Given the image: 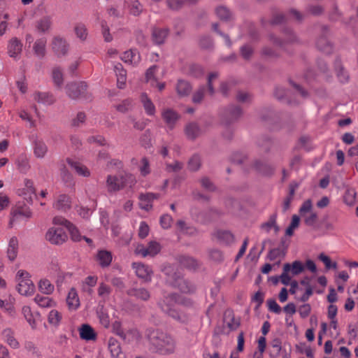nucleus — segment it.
Wrapping results in <instances>:
<instances>
[{
  "instance_id": "nucleus-1",
  "label": "nucleus",
  "mask_w": 358,
  "mask_h": 358,
  "mask_svg": "<svg viewBox=\"0 0 358 358\" xmlns=\"http://www.w3.org/2000/svg\"><path fill=\"white\" fill-rule=\"evenodd\" d=\"M150 350L158 355L167 356L174 354L178 348L176 337L166 331L155 329L148 336Z\"/></svg>"
},
{
  "instance_id": "nucleus-2",
  "label": "nucleus",
  "mask_w": 358,
  "mask_h": 358,
  "mask_svg": "<svg viewBox=\"0 0 358 358\" xmlns=\"http://www.w3.org/2000/svg\"><path fill=\"white\" fill-rule=\"evenodd\" d=\"M191 303L189 299H186L182 295L170 294L167 296H164V299L161 300L158 304L162 311L173 319L183 322L187 318L185 315H184L179 308V306L180 305L189 306Z\"/></svg>"
},
{
  "instance_id": "nucleus-3",
  "label": "nucleus",
  "mask_w": 358,
  "mask_h": 358,
  "mask_svg": "<svg viewBox=\"0 0 358 358\" xmlns=\"http://www.w3.org/2000/svg\"><path fill=\"white\" fill-rule=\"evenodd\" d=\"M134 182L135 179L131 174L108 175L106 178V186L108 192L113 193L120 191L128 185L131 187Z\"/></svg>"
},
{
  "instance_id": "nucleus-4",
  "label": "nucleus",
  "mask_w": 358,
  "mask_h": 358,
  "mask_svg": "<svg viewBox=\"0 0 358 358\" xmlns=\"http://www.w3.org/2000/svg\"><path fill=\"white\" fill-rule=\"evenodd\" d=\"M162 272L166 275L167 283L173 287H178L182 292L188 293L193 291V287L189 283L181 278L175 271L173 266L165 265L162 268Z\"/></svg>"
},
{
  "instance_id": "nucleus-5",
  "label": "nucleus",
  "mask_w": 358,
  "mask_h": 358,
  "mask_svg": "<svg viewBox=\"0 0 358 358\" xmlns=\"http://www.w3.org/2000/svg\"><path fill=\"white\" fill-rule=\"evenodd\" d=\"M18 282L17 289L23 296H31L34 293L35 286L30 279L29 273L24 270H19L16 275Z\"/></svg>"
},
{
  "instance_id": "nucleus-6",
  "label": "nucleus",
  "mask_w": 358,
  "mask_h": 358,
  "mask_svg": "<svg viewBox=\"0 0 358 358\" xmlns=\"http://www.w3.org/2000/svg\"><path fill=\"white\" fill-rule=\"evenodd\" d=\"M304 268L303 264L300 261H294L292 264H285L282 273L280 276L281 282L285 285H288L292 279L289 273H291L292 275H299L303 271Z\"/></svg>"
},
{
  "instance_id": "nucleus-7",
  "label": "nucleus",
  "mask_w": 358,
  "mask_h": 358,
  "mask_svg": "<svg viewBox=\"0 0 358 358\" xmlns=\"http://www.w3.org/2000/svg\"><path fill=\"white\" fill-rule=\"evenodd\" d=\"M87 90V85L85 82L69 83L66 87V92L71 99H88L90 96Z\"/></svg>"
},
{
  "instance_id": "nucleus-8",
  "label": "nucleus",
  "mask_w": 358,
  "mask_h": 358,
  "mask_svg": "<svg viewBox=\"0 0 358 358\" xmlns=\"http://www.w3.org/2000/svg\"><path fill=\"white\" fill-rule=\"evenodd\" d=\"M218 76L217 73H211L208 78V87H201L193 95L192 101L194 103H200L203 96L204 94L208 92L210 95H213L215 90L213 87L212 83L213 81L217 78Z\"/></svg>"
},
{
  "instance_id": "nucleus-9",
  "label": "nucleus",
  "mask_w": 358,
  "mask_h": 358,
  "mask_svg": "<svg viewBox=\"0 0 358 358\" xmlns=\"http://www.w3.org/2000/svg\"><path fill=\"white\" fill-rule=\"evenodd\" d=\"M46 239L52 244H62L67 239V235L62 227H52L45 235Z\"/></svg>"
},
{
  "instance_id": "nucleus-10",
  "label": "nucleus",
  "mask_w": 358,
  "mask_h": 358,
  "mask_svg": "<svg viewBox=\"0 0 358 358\" xmlns=\"http://www.w3.org/2000/svg\"><path fill=\"white\" fill-rule=\"evenodd\" d=\"M161 250V245L156 241H150L147 247L142 244L138 245L135 249L136 255H141L143 257L147 256L154 257Z\"/></svg>"
},
{
  "instance_id": "nucleus-11",
  "label": "nucleus",
  "mask_w": 358,
  "mask_h": 358,
  "mask_svg": "<svg viewBox=\"0 0 358 358\" xmlns=\"http://www.w3.org/2000/svg\"><path fill=\"white\" fill-rule=\"evenodd\" d=\"M132 268L135 271L138 278L146 282L151 281L153 271L149 266L141 262H134Z\"/></svg>"
},
{
  "instance_id": "nucleus-12",
  "label": "nucleus",
  "mask_w": 358,
  "mask_h": 358,
  "mask_svg": "<svg viewBox=\"0 0 358 358\" xmlns=\"http://www.w3.org/2000/svg\"><path fill=\"white\" fill-rule=\"evenodd\" d=\"M162 118L169 129L172 130L180 119V115L174 110L167 108L162 110Z\"/></svg>"
},
{
  "instance_id": "nucleus-13",
  "label": "nucleus",
  "mask_w": 358,
  "mask_h": 358,
  "mask_svg": "<svg viewBox=\"0 0 358 358\" xmlns=\"http://www.w3.org/2000/svg\"><path fill=\"white\" fill-rule=\"evenodd\" d=\"M23 45L16 37L12 38L8 43L7 50L8 55L15 59H19L22 51Z\"/></svg>"
},
{
  "instance_id": "nucleus-14",
  "label": "nucleus",
  "mask_w": 358,
  "mask_h": 358,
  "mask_svg": "<svg viewBox=\"0 0 358 358\" xmlns=\"http://www.w3.org/2000/svg\"><path fill=\"white\" fill-rule=\"evenodd\" d=\"M159 194L152 192L141 194L138 196L140 208L147 211L152 208V202L154 200L159 199Z\"/></svg>"
},
{
  "instance_id": "nucleus-15",
  "label": "nucleus",
  "mask_w": 358,
  "mask_h": 358,
  "mask_svg": "<svg viewBox=\"0 0 358 358\" xmlns=\"http://www.w3.org/2000/svg\"><path fill=\"white\" fill-rule=\"evenodd\" d=\"M52 48L55 53L61 57L65 55L68 52L69 45L65 39L56 36L52 39Z\"/></svg>"
},
{
  "instance_id": "nucleus-16",
  "label": "nucleus",
  "mask_w": 358,
  "mask_h": 358,
  "mask_svg": "<svg viewBox=\"0 0 358 358\" xmlns=\"http://www.w3.org/2000/svg\"><path fill=\"white\" fill-rule=\"evenodd\" d=\"M71 207V197L67 194H59L53 203V208L57 210L66 212Z\"/></svg>"
},
{
  "instance_id": "nucleus-17",
  "label": "nucleus",
  "mask_w": 358,
  "mask_h": 358,
  "mask_svg": "<svg viewBox=\"0 0 358 358\" xmlns=\"http://www.w3.org/2000/svg\"><path fill=\"white\" fill-rule=\"evenodd\" d=\"M2 339L6 342L11 348L18 349L20 348V343L15 337V332L10 328H6L1 332Z\"/></svg>"
},
{
  "instance_id": "nucleus-18",
  "label": "nucleus",
  "mask_w": 358,
  "mask_h": 358,
  "mask_svg": "<svg viewBox=\"0 0 358 358\" xmlns=\"http://www.w3.org/2000/svg\"><path fill=\"white\" fill-rule=\"evenodd\" d=\"M108 348L113 358H126L122 352L120 343L114 338L108 340Z\"/></svg>"
},
{
  "instance_id": "nucleus-19",
  "label": "nucleus",
  "mask_w": 358,
  "mask_h": 358,
  "mask_svg": "<svg viewBox=\"0 0 358 358\" xmlns=\"http://www.w3.org/2000/svg\"><path fill=\"white\" fill-rule=\"evenodd\" d=\"M66 162L76 171L78 175L85 178L90 176V171L85 165L79 162L73 161L70 158H67Z\"/></svg>"
},
{
  "instance_id": "nucleus-20",
  "label": "nucleus",
  "mask_w": 358,
  "mask_h": 358,
  "mask_svg": "<svg viewBox=\"0 0 358 358\" xmlns=\"http://www.w3.org/2000/svg\"><path fill=\"white\" fill-rule=\"evenodd\" d=\"M213 236L216 238L220 243L229 245L234 241V235L229 231L226 230H217Z\"/></svg>"
},
{
  "instance_id": "nucleus-21",
  "label": "nucleus",
  "mask_w": 358,
  "mask_h": 358,
  "mask_svg": "<svg viewBox=\"0 0 358 358\" xmlns=\"http://www.w3.org/2000/svg\"><path fill=\"white\" fill-rule=\"evenodd\" d=\"M121 59L125 63L136 65L140 62L141 57L136 50H129L122 54Z\"/></svg>"
},
{
  "instance_id": "nucleus-22",
  "label": "nucleus",
  "mask_w": 358,
  "mask_h": 358,
  "mask_svg": "<svg viewBox=\"0 0 358 358\" xmlns=\"http://www.w3.org/2000/svg\"><path fill=\"white\" fill-rule=\"evenodd\" d=\"M127 294L143 301H148L150 297L149 291L143 287L129 289L127 291Z\"/></svg>"
},
{
  "instance_id": "nucleus-23",
  "label": "nucleus",
  "mask_w": 358,
  "mask_h": 358,
  "mask_svg": "<svg viewBox=\"0 0 358 358\" xmlns=\"http://www.w3.org/2000/svg\"><path fill=\"white\" fill-rule=\"evenodd\" d=\"M114 70L117 76V87L120 89H122L124 87L127 80L126 71L123 69L122 65L120 63L115 66Z\"/></svg>"
},
{
  "instance_id": "nucleus-24",
  "label": "nucleus",
  "mask_w": 358,
  "mask_h": 358,
  "mask_svg": "<svg viewBox=\"0 0 358 358\" xmlns=\"http://www.w3.org/2000/svg\"><path fill=\"white\" fill-rule=\"evenodd\" d=\"M33 96L34 99L39 103L51 105L55 102L53 95L48 92H36L34 94Z\"/></svg>"
},
{
  "instance_id": "nucleus-25",
  "label": "nucleus",
  "mask_w": 358,
  "mask_h": 358,
  "mask_svg": "<svg viewBox=\"0 0 358 358\" xmlns=\"http://www.w3.org/2000/svg\"><path fill=\"white\" fill-rule=\"evenodd\" d=\"M169 34L167 29L155 27L152 29V38L156 44H162L164 42Z\"/></svg>"
},
{
  "instance_id": "nucleus-26",
  "label": "nucleus",
  "mask_w": 358,
  "mask_h": 358,
  "mask_svg": "<svg viewBox=\"0 0 358 358\" xmlns=\"http://www.w3.org/2000/svg\"><path fill=\"white\" fill-rule=\"evenodd\" d=\"M18 252V240L17 237L10 238L7 249V256L10 261H14Z\"/></svg>"
},
{
  "instance_id": "nucleus-27",
  "label": "nucleus",
  "mask_w": 358,
  "mask_h": 358,
  "mask_svg": "<svg viewBox=\"0 0 358 358\" xmlns=\"http://www.w3.org/2000/svg\"><path fill=\"white\" fill-rule=\"evenodd\" d=\"M80 337L85 341H94L96 334L89 324H83L80 329Z\"/></svg>"
},
{
  "instance_id": "nucleus-28",
  "label": "nucleus",
  "mask_w": 358,
  "mask_h": 358,
  "mask_svg": "<svg viewBox=\"0 0 358 358\" xmlns=\"http://www.w3.org/2000/svg\"><path fill=\"white\" fill-rule=\"evenodd\" d=\"M141 101L147 115L152 116L155 114V106L145 93L141 95Z\"/></svg>"
},
{
  "instance_id": "nucleus-29",
  "label": "nucleus",
  "mask_w": 358,
  "mask_h": 358,
  "mask_svg": "<svg viewBox=\"0 0 358 358\" xmlns=\"http://www.w3.org/2000/svg\"><path fill=\"white\" fill-rule=\"evenodd\" d=\"M66 303L69 309L76 310L80 306L78 293L74 288H71L68 293Z\"/></svg>"
},
{
  "instance_id": "nucleus-30",
  "label": "nucleus",
  "mask_w": 358,
  "mask_h": 358,
  "mask_svg": "<svg viewBox=\"0 0 358 358\" xmlns=\"http://www.w3.org/2000/svg\"><path fill=\"white\" fill-rule=\"evenodd\" d=\"M34 300L41 308H52L56 306V302L49 296L36 294Z\"/></svg>"
},
{
  "instance_id": "nucleus-31",
  "label": "nucleus",
  "mask_w": 358,
  "mask_h": 358,
  "mask_svg": "<svg viewBox=\"0 0 358 358\" xmlns=\"http://www.w3.org/2000/svg\"><path fill=\"white\" fill-rule=\"evenodd\" d=\"M97 261L102 267L108 266L112 262V254L107 250H99L96 256Z\"/></svg>"
},
{
  "instance_id": "nucleus-32",
  "label": "nucleus",
  "mask_w": 358,
  "mask_h": 358,
  "mask_svg": "<svg viewBox=\"0 0 358 358\" xmlns=\"http://www.w3.org/2000/svg\"><path fill=\"white\" fill-rule=\"evenodd\" d=\"M185 132L188 138L193 140L200 135L201 130L196 123L191 122L186 125Z\"/></svg>"
},
{
  "instance_id": "nucleus-33",
  "label": "nucleus",
  "mask_w": 358,
  "mask_h": 358,
  "mask_svg": "<svg viewBox=\"0 0 358 358\" xmlns=\"http://www.w3.org/2000/svg\"><path fill=\"white\" fill-rule=\"evenodd\" d=\"M38 287L41 293L47 295L51 294L55 290L54 285L46 278H43L39 280Z\"/></svg>"
},
{
  "instance_id": "nucleus-34",
  "label": "nucleus",
  "mask_w": 358,
  "mask_h": 358,
  "mask_svg": "<svg viewBox=\"0 0 358 358\" xmlns=\"http://www.w3.org/2000/svg\"><path fill=\"white\" fill-rule=\"evenodd\" d=\"M47 41L45 38L37 39L33 46L35 55L39 57H43L45 55V46Z\"/></svg>"
},
{
  "instance_id": "nucleus-35",
  "label": "nucleus",
  "mask_w": 358,
  "mask_h": 358,
  "mask_svg": "<svg viewBox=\"0 0 358 358\" xmlns=\"http://www.w3.org/2000/svg\"><path fill=\"white\" fill-rule=\"evenodd\" d=\"M317 48L322 52L329 54L332 50V46L325 36H320L316 42Z\"/></svg>"
},
{
  "instance_id": "nucleus-36",
  "label": "nucleus",
  "mask_w": 358,
  "mask_h": 358,
  "mask_svg": "<svg viewBox=\"0 0 358 358\" xmlns=\"http://www.w3.org/2000/svg\"><path fill=\"white\" fill-rule=\"evenodd\" d=\"M52 25L51 20L49 17H43L36 23V29L40 33L48 32Z\"/></svg>"
},
{
  "instance_id": "nucleus-37",
  "label": "nucleus",
  "mask_w": 358,
  "mask_h": 358,
  "mask_svg": "<svg viewBox=\"0 0 358 358\" xmlns=\"http://www.w3.org/2000/svg\"><path fill=\"white\" fill-rule=\"evenodd\" d=\"M192 87L189 83L183 80H179L176 85V91L179 96H185L189 94Z\"/></svg>"
},
{
  "instance_id": "nucleus-38",
  "label": "nucleus",
  "mask_w": 358,
  "mask_h": 358,
  "mask_svg": "<svg viewBox=\"0 0 358 358\" xmlns=\"http://www.w3.org/2000/svg\"><path fill=\"white\" fill-rule=\"evenodd\" d=\"M62 320V315L57 310L52 309L48 315V322L50 325L58 327Z\"/></svg>"
},
{
  "instance_id": "nucleus-39",
  "label": "nucleus",
  "mask_w": 358,
  "mask_h": 358,
  "mask_svg": "<svg viewBox=\"0 0 358 358\" xmlns=\"http://www.w3.org/2000/svg\"><path fill=\"white\" fill-rule=\"evenodd\" d=\"M176 226L179 231L184 234L194 235L196 233V229L192 226L187 225L183 220H178Z\"/></svg>"
},
{
  "instance_id": "nucleus-40",
  "label": "nucleus",
  "mask_w": 358,
  "mask_h": 358,
  "mask_svg": "<svg viewBox=\"0 0 358 358\" xmlns=\"http://www.w3.org/2000/svg\"><path fill=\"white\" fill-rule=\"evenodd\" d=\"M22 313L24 315L25 320L31 326V327L34 329L36 327V322L34 317L33 313L31 312V308L28 306H24L22 308Z\"/></svg>"
},
{
  "instance_id": "nucleus-41",
  "label": "nucleus",
  "mask_w": 358,
  "mask_h": 358,
  "mask_svg": "<svg viewBox=\"0 0 358 358\" xmlns=\"http://www.w3.org/2000/svg\"><path fill=\"white\" fill-rule=\"evenodd\" d=\"M48 151V147L43 141H38L35 143L34 152L36 157L43 158Z\"/></svg>"
},
{
  "instance_id": "nucleus-42",
  "label": "nucleus",
  "mask_w": 358,
  "mask_h": 358,
  "mask_svg": "<svg viewBox=\"0 0 358 358\" xmlns=\"http://www.w3.org/2000/svg\"><path fill=\"white\" fill-rule=\"evenodd\" d=\"M180 264L181 266L189 269H195L198 266L197 261L188 256H182L180 258Z\"/></svg>"
},
{
  "instance_id": "nucleus-43",
  "label": "nucleus",
  "mask_w": 358,
  "mask_h": 358,
  "mask_svg": "<svg viewBox=\"0 0 358 358\" xmlns=\"http://www.w3.org/2000/svg\"><path fill=\"white\" fill-rule=\"evenodd\" d=\"M52 77L55 85L59 87H62L64 80L63 72L59 67L57 66L53 68L52 71Z\"/></svg>"
},
{
  "instance_id": "nucleus-44",
  "label": "nucleus",
  "mask_w": 358,
  "mask_h": 358,
  "mask_svg": "<svg viewBox=\"0 0 358 358\" xmlns=\"http://www.w3.org/2000/svg\"><path fill=\"white\" fill-rule=\"evenodd\" d=\"M300 223V218L297 215H293L292 217L291 222L287 228L285 234L288 236H292L294 234V230L299 227Z\"/></svg>"
},
{
  "instance_id": "nucleus-45",
  "label": "nucleus",
  "mask_w": 358,
  "mask_h": 358,
  "mask_svg": "<svg viewBox=\"0 0 358 358\" xmlns=\"http://www.w3.org/2000/svg\"><path fill=\"white\" fill-rule=\"evenodd\" d=\"M13 215L15 217H18L20 216L24 217L26 218H29L32 215V213L29 208L27 206H20L17 207L13 212Z\"/></svg>"
},
{
  "instance_id": "nucleus-46",
  "label": "nucleus",
  "mask_w": 358,
  "mask_h": 358,
  "mask_svg": "<svg viewBox=\"0 0 358 358\" xmlns=\"http://www.w3.org/2000/svg\"><path fill=\"white\" fill-rule=\"evenodd\" d=\"M255 168L259 172L262 173L264 175H270L273 173V169L268 166L267 164L264 163L261 161H257L255 164Z\"/></svg>"
},
{
  "instance_id": "nucleus-47",
  "label": "nucleus",
  "mask_w": 358,
  "mask_h": 358,
  "mask_svg": "<svg viewBox=\"0 0 358 358\" xmlns=\"http://www.w3.org/2000/svg\"><path fill=\"white\" fill-rule=\"evenodd\" d=\"M217 16L222 20H230L231 18V13L226 7L220 6L215 10Z\"/></svg>"
},
{
  "instance_id": "nucleus-48",
  "label": "nucleus",
  "mask_w": 358,
  "mask_h": 358,
  "mask_svg": "<svg viewBox=\"0 0 358 358\" xmlns=\"http://www.w3.org/2000/svg\"><path fill=\"white\" fill-rule=\"evenodd\" d=\"M197 0H167L168 6L173 10H178L185 3H193Z\"/></svg>"
},
{
  "instance_id": "nucleus-49",
  "label": "nucleus",
  "mask_w": 358,
  "mask_h": 358,
  "mask_svg": "<svg viewBox=\"0 0 358 358\" xmlns=\"http://www.w3.org/2000/svg\"><path fill=\"white\" fill-rule=\"evenodd\" d=\"M76 36L81 41H85L87 37V30L83 24H77L74 27Z\"/></svg>"
},
{
  "instance_id": "nucleus-50",
  "label": "nucleus",
  "mask_w": 358,
  "mask_h": 358,
  "mask_svg": "<svg viewBox=\"0 0 358 358\" xmlns=\"http://www.w3.org/2000/svg\"><path fill=\"white\" fill-rule=\"evenodd\" d=\"M201 166V159L197 155H193L188 162V169L192 171H197Z\"/></svg>"
},
{
  "instance_id": "nucleus-51",
  "label": "nucleus",
  "mask_w": 358,
  "mask_h": 358,
  "mask_svg": "<svg viewBox=\"0 0 358 358\" xmlns=\"http://www.w3.org/2000/svg\"><path fill=\"white\" fill-rule=\"evenodd\" d=\"M241 109L238 106H231L227 111V115L231 121L236 120L241 116Z\"/></svg>"
},
{
  "instance_id": "nucleus-52",
  "label": "nucleus",
  "mask_w": 358,
  "mask_h": 358,
  "mask_svg": "<svg viewBox=\"0 0 358 358\" xmlns=\"http://www.w3.org/2000/svg\"><path fill=\"white\" fill-rule=\"evenodd\" d=\"M184 164L182 162L179 161H175L173 163H166V171L167 172H179L182 169Z\"/></svg>"
},
{
  "instance_id": "nucleus-53",
  "label": "nucleus",
  "mask_w": 358,
  "mask_h": 358,
  "mask_svg": "<svg viewBox=\"0 0 358 358\" xmlns=\"http://www.w3.org/2000/svg\"><path fill=\"white\" fill-rule=\"evenodd\" d=\"M336 71L337 73V77L341 83H345L348 80V74L343 69L340 63H336Z\"/></svg>"
},
{
  "instance_id": "nucleus-54",
  "label": "nucleus",
  "mask_w": 358,
  "mask_h": 358,
  "mask_svg": "<svg viewBox=\"0 0 358 358\" xmlns=\"http://www.w3.org/2000/svg\"><path fill=\"white\" fill-rule=\"evenodd\" d=\"M157 69L156 65L150 66L146 71L145 79L146 82L150 83L152 86H154V83H157V80L155 78V73Z\"/></svg>"
},
{
  "instance_id": "nucleus-55",
  "label": "nucleus",
  "mask_w": 358,
  "mask_h": 358,
  "mask_svg": "<svg viewBox=\"0 0 358 358\" xmlns=\"http://www.w3.org/2000/svg\"><path fill=\"white\" fill-rule=\"evenodd\" d=\"M313 203L310 199L306 200L299 208V213L301 216H305L306 214L312 212Z\"/></svg>"
},
{
  "instance_id": "nucleus-56",
  "label": "nucleus",
  "mask_w": 358,
  "mask_h": 358,
  "mask_svg": "<svg viewBox=\"0 0 358 358\" xmlns=\"http://www.w3.org/2000/svg\"><path fill=\"white\" fill-rule=\"evenodd\" d=\"M262 228L265 229L267 231H270L271 228H275L277 231L278 227L276 224V215H271L268 221L262 225Z\"/></svg>"
},
{
  "instance_id": "nucleus-57",
  "label": "nucleus",
  "mask_w": 358,
  "mask_h": 358,
  "mask_svg": "<svg viewBox=\"0 0 358 358\" xmlns=\"http://www.w3.org/2000/svg\"><path fill=\"white\" fill-rule=\"evenodd\" d=\"M318 259L324 264L325 267L327 269H330L331 268H336L337 267L336 262H331L330 258L324 253H321L319 255Z\"/></svg>"
},
{
  "instance_id": "nucleus-58",
  "label": "nucleus",
  "mask_w": 358,
  "mask_h": 358,
  "mask_svg": "<svg viewBox=\"0 0 358 358\" xmlns=\"http://www.w3.org/2000/svg\"><path fill=\"white\" fill-rule=\"evenodd\" d=\"M67 229L69 231L71 239L73 241H81L82 236H80L78 229L72 223H71V224H69Z\"/></svg>"
},
{
  "instance_id": "nucleus-59",
  "label": "nucleus",
  "mask_w": 358,
  "mask_h": 358,
  "mask_svg": "<svg viewBox=\"0 0 358 358\" xmlns=\"http://www.w3.org/2000/svg\"><path fill=\"white\" fill-rule=\"evenodd\" d=\"M131 108L132 101L130 99H125L116 106V109L121 113H126Z\"/></svg>"
},
{
  "instance_id": "nucleus-60",
  "label": "nucleus",
  "mask_w": 358,
  "mask_h": 358,
  "mask_svg": "<svg viewBox=\"0 0 358 358\" xmlns=\"http://www.w3.org/2000/svg\"><path fill=\"white\" fill-rule=\"evenodd\" d=\"M304 218V222L308 226H313L317 221V215L315 212H310L308 214H306L305 216H301Z\"/></svg>"
},
{
  "instance_id": "nucleus-61",
  "label": "nucleus",
  "mask_w": 358,
  "mask_h": 358,
  "mask_svg": "<svg viewBox=\"0 0 358 358\" xmlns=\"http://www.w3.org/2000/svg\"><path fill=\"white\" fill-rule=\"evenodd\" d=\"M142 176H145L150 173V164L147 158L143 157L141 161V165L139 167Z\"/></svg>"
},
{
  "instance_id": "nucleus-62",
  "label": "nucleus",
  "mask_w": 358,
  "mask_h": 358,
  "mask_svg": "<svg viewBox=\"0 0 358 358\" xmlns=\"http://www.w3.org/2000/svg\"><path fill=\"white\" fill-rule=\"evenodd\" d=\"M110 287L104 283H101L98 288L99 296L103 299L108 296V295L110 294Z\"/></svg>"
},
{
  "instance_id": "nucleus-63",
  "label": "nucleus",
  "mask_w": 358,
  "mask_h": 358,
  "mask_svg": "<svg viewBox=\"0 0 358 358\" xmlns=\"http://www.w3.org/2000/svg\"><path fill=\"white\" fill-rule=\"evenodd\" d=\"M267 305L268 310L273 313H275L276 314H279L281 312V308L280 306L277 303L275 300L274 299H268L267 301Z\"/></svg>"
},
{
  "instance_id": "nucleus-64",
  "label": "nucleus",
  "mask_w": 358,
  "mask_h": 358,
  "mask_svg": "<svg viewBox=\"0 0 358 358\" xmlns=\"http://www.w3.org/2000/svg\"><path fill=\"white\" fill-rule=\"evenodd\" d=\"M298 311L302 318H306L310 315L311 307L310 304L305 303L299 306Z\"/></svg>"
}]
</instances>
